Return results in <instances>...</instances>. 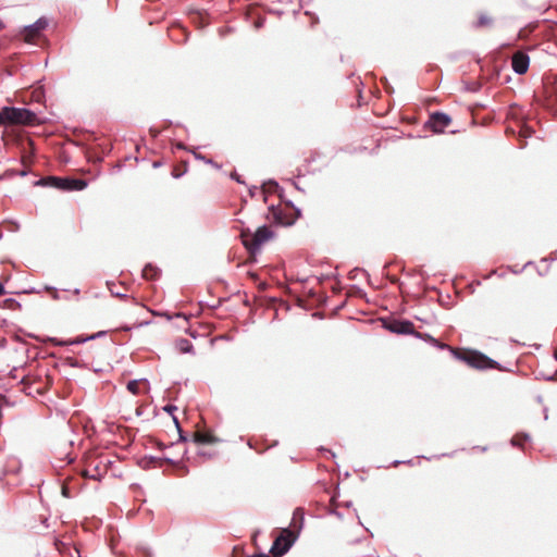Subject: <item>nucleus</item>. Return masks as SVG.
Here are the masks:
<instances>
[{
    "label": "nucleus",
    "instance_id": "1",
    "mask_svg": "<svg viewBox=\"0 0 557 557\" xmlns=\"http://www.w3.org/2000/svg\"><path fill=\"white\" fill-rule=\"evenodd\" d=\"M36 114L25 108H3L0 120L10 124H33Z\"/></svg>",
    "mask_w": 557,
    "mask_h": 557
},
{
    "label": "nucleus",
    "instance_id": "2",
    "mask_svg": "<svg viewBox=\"0 0 557 557\" xmlns=\"http://www.w3.org/2000/svg\"><path fill=\"white\" fill-rule=\"evenodd\" d=\"M41 185H50L60 190L72 191V190H83L87 187V183L84 180L78 178H62L50 176L48 178L41 180L39 182Z\"/></svg>",
    "mask_w": 557,
    "mask_h": 557
},
{
    "label": "nucleus",
    "instance_id": "3",
    "mask_svg": "<svg viewBox=\"0 0 557 557\" xmlns=\"http://www.w3.org/2000/svg\"><path fill=\"white\" fill-rule=\"evenodd\" d=\"M272 236V232L267 226H260L253 234H243V244L249 250H258Z\"/></svg>",
    "mask_w": 557,
    "mask_h": 557
},
{
    "label": "nucleus",
    "instance_id": "4",
    "mask_svg": "<svg viewBox=\"0 0 557 557\" xmlns=\"http://www.w3.org/2000/svg\"><path fill=\"white\" fill-rule=\"evenodd\" d=\"M295 542V535L289 530H284L280 536H277L272 545L271 553L276 556H283L292 547Z\"/></svg>",
    "mask_w": 557,
    "mask_h": 557
},
{
    "label": "nucleus",
    "instance_id": "5",
    "mask_svg": "<svg viewBox=\"0 0 557 557\" xmlns=\"http://www.w3.org/2000/svg\"><path fill=\"white\" fill-rule=\"evenodd\" d=\"M48 20L46 17L38 18L34 24L25 26L22 36L25 41L32 42L35 38L39 37L42 30L48 27Z\"/></svg>",
    "mask_w": 557,
    "mask_h": 557
},
{
    "label": "nucleus",
    "instance_id": "6",
    "mask_svg": "<svg viewBox=\"0 0 557 557\" xmlns=\"http://www.w3.org/2000/svg\"><path fill=\"white\" fill-rule=\"evenodd\" d=\"M529 64L530 58L525 52L517 51L516 53H513L511 58V66L517 74L521 75L527 73Z\"/></svg>",
    "mask_w": 557,
    "mask_h": 557
},
{
    "label": "nucleus",
    "instance_id": "7",
    "mask_svg": "<svg viewBox=\"0 0 557 557\" xmlns=\"http://www.w3.org/2000/svg\"><path fill=\"white\" fill-rule=\"evenodd\" d=\"M450 116L443 112H435L431 115L430 119L431 127L436 133L443 132L450 124Z\"/></svg>",
    "mask_w": 557,
    "mask_h": 557
},
{
    "label": "nucleus",
    "instance_id": "8",
    "mask_svg": "<svg viewBox=\"0 0 557 557\" xmlns=\"http://www.w3.org/2000/svg\"><path fill=\"white\" fill-rule=\"evenodd\" d=\"M103 334H104V332H98L97 334H94V335L88 336V337L78 336L76 338L69 339V341H61V339L55 338V337H48L44 342L51 343L54 346L78 345V344L85 343V342H87L89 339H94L96 337L102 336Z\"/></svg>",
    "mask_w": 557,
    "mask_h": 557
},
{
    "label": "nucleus",
    "instance_id": "9",
    "mask_svg": "<svg viewBox=\"0 0 557 557\" xmlns=\"http://www.w3.org/2000/svg\"><path fill=\"white\" fill-rule=\"evenodd\" d=\"M391 332L397 334L413 333V324L410 321H394L386 326Z\"/></svg>",
    "mask_w": 557,
    "mask_h": 557
},
{
    "label": "nucleus",
    "instance_id": "10",
    "mask_svg": "<svg viewBox=\"0 0 557 557\" xmlns=\"http://www.w3.org/2000/svg\"><path fill=\"white\" fill-rule=\"evenodd\" d=\"M469 363L478 369L495 368L496 361L483 356L475 355L469 359Z\"/></svg>",
    "mask_w": 557,
    "mask_h": 557
},
{
    "label": "nucleus",
    "instance_id": "11",
    "mask_svg": "<svg viewBox=\"0 0 557 557\" xmlns=\"http://www.w3.org/2000/svg\"><path fill=\"white\" fill-rule=\"evenodd\" d=\"M194 441L198 444H211L215 442L214 436L206 432H196Z\"/></svg>",
    "mask_w": 557,
    "mask_h": 557
},
{
    "label": "nucleus",
    "instance_id": "12",
    "mask_svg": "<svg viewBox=\"0 0 557 557\" xmlns=\"http://www.w3.org/2000/svg\"><path fill=\"white\" fill-rule=\"evenodd\" d=\"M177 349L183 354L193 352L194 346L187 338H181L176 342Z\"/></svg>",
    "mask_w": 557,
    "mask_h": 557
},
{
    "label": "nucleus",
    "instance_id": "13",
    "mask_svg": "<svg viewBox=\"0 0 557 557\" xmlns=\"http://www.w3.org/2000/svg\"><path fill=\"white\" fill-rule=\"evenodd\" d=\"M140 384H145L146 386L149 385V383L146 380H144V381L133 380L127 383L128 392H131L134 395H138L140 393V389H139Z\"/></svg>",
    "mask_w": 557,
    "mask_h": 557
},
{
    "label": "nucleus",
    "instance_id": "14",
    "mask_svg": "<svg viewBox=\"0 0 557 557\" xmlns=\"http://www.w3.org/2000/svg\"><path fill=\"white\" fill-rule=\"evenodd\" d=\"M143 275L147 280H156L159 275V270L151 264H147L143 270Z\"/></svg>",
    "mask_w": 557,
    "mask_h": 557
},
{
    "label": "nucleus",
    "instance_id": "15",
    "mask_svg": "<svg viewBox=\"0 0 557 557\" xmlns=\"http://www.w3.org/2000/svg\"><path fill=\"white\" fill-rule=\"evenodd\" d=\"M278 187V184L276 182L270 181L262 186V193H274Z\"/></svg>",
    "mask_w": 557,
    "mask_h": 557
},
{
    "label": "nucleus",
    "instance_id": "16",
    "mask_svg": "<svg viewBox=\"0 0 557 557\" xmlns=\"http://www.w3.org/2000/svg\"><path fill=\"white\" fill-rule=\"evenodd\" d=\"M529 440V435L528 434H524V435H516L512 440H511V443L513 446H522V441L523 442H527Z\"/></svg>",
    "mask_w": 557,
    "mask_h": 557
},
{
    "label": "nucleus",
    "instance_id": "17",
    "mask_svg": "<svg viewBox=\"0 0 557 557\" xmlns=\"http://www.w3.org/2000/svg\"><path fill=\"white\" fill-rule=\"evenodd\" d=\"M424 338H425V339H428L430 343H432L434 346H436V347H438V348H441V349H445V348H447V347H448L446 344H441V343H438V341H437L436 338L432 337L431 335H428V334H426V335L424 336Z\"/></svg>",
    "mask_w": 557,
    "mask_h": 557
},
{
    "label": "nucleus",
    "instance_id": "18",
    "mask_svg": "<svg viewBox=\"0 0 557 557\" xmlns=\"http://www.w3.org/2000/svg\"><path fill=\"white\" fill-rule=\"evenodd\" d=\"M492 23V20L490 17H487L486 15H481L478 20V23H476V26L478 27H481V26H487V25H491Z\"/></svg>",
    "mask_w": 557,
    "mask_h": 557
},
{
    "label": "nucleus",
    "instance_id": "19",
    "mask_svg": "<svg viewBox=\"0 0 557 557\" xmlns=\"http://www.w3.org/2000/svg\"><path fill=\"white\" fill-rule=\"evenodd\" d=\"M83 475L85 478H89V479H92V480H100V478H101L100 473H98V472L97 473L96 472L91 473L89 470H85L83 472Z\"/></svg>",
    "mask_w": 557,
    "mask_h": 557
},
{
    "label": "nucleus",
    "instance_id": "20",
    "mask_svg": "<svg viewBox=\"0 0 557 557\" xmlns=\"http://www.w3.org/2000/svg\"><path fill=\"white\" fill-rule=\"evenodd\" d=\"M62 494H63V496H65V497H71L70 488H69V486H67L66 484H63V485H62Z\"/></svg>",
    "mask_w": 557,
    "mask_h": 557
},
{
    "label": "nucleus",
    "instance_id": "21",
    "mask_svg": "<svg viewBox=\"0 0 557 557\" xmlns=\"http://www.w3.org/2000/svg\"><path fill=\"white\" fill-rule=\"evenodd\" d=\"M111 292H112V294H113L114 296H116V297H120V298H124V297H126V295H124V294H122V293H120V292H113V290H111Z\"/></svg>",
    "mask_w": 557,
    "mask_h": 557
},
{
    "label": "nucleus",
    "instance_id": "22",
    "mask_svg": "<svg viewBox=\"0 0 557 557\" xmlns=\"http://www.w3.org/2000/svg\"><path fill=\"white\" fill-rule=\"evenodd\" d=\"M4 294H5L4 286L2 285V283H0V296H3Z\"/></svg>",
    "mask_w": 557,
    "mask_h": 557
},
{
    "label": "nucleus",
    "instance_id": "23",
    "mask_svg": "<svg viewBox=\"0 0 557 557\" xmlns=\"http://www.w3.org/2000/svg\"><path fill=\"white\" fill-rule=\"evenodd\" d=\"M164 409H165L166 411H169V412H172V410H174V409H176V408H175L174 406L169 405V406H166Z\"/></svg>",
    "mask_w": 557,
    "mask_h": 557
},
{
    "label": "nucleus",
    "instance_id": "24",
    "mask_svg": "<svg viewBox=\"0 0 557 557\" xmlns=\"http://www.w3.org/2000/svg\"><path fill=\"white\" fill-rule=\"evenodd\" d=\"M232 177L236 180L238 183H240L239 176L236 173H233Z\"/></svg>",
    "mask_w": 557,
    "mask_h": 557
},
{
    "label": "nucleus",
    "instance_id": "25",
    "mask_svg": "<svg viewBox=\"0 0 557 557\" xmlns=\"http://www.w3.org/2000/svg\"><path fill=\"white\" fill-rule=\"evenodd\" d=\"M195 157H196L197 159H200V160H206V158H205L203 156H201V154H197V153H195Z\"/></svg>",
    "mask_w": 557,
    "mask_h": 557
},
{
    "label": "nucleus",
    "instance_id": "26",
    "mask_svg": "<svg viewBox=\"0 0 557 557\" xmlns=\"http://www.w3.org/2000/svg\"><path fill=\"white\" fill-rule=\"evenodd\" d=\"M205 161L211 165H214V162L211 159H206Z\"/></svg>",
    "mask_w": 557,
    "mask_h": 557
},
{
    "label": "nucleus",
    "instance_id": "27",
    "mask_svg": "<svg viewBox=\"0 0 557 557\" xmlns=\"http://www.w3.org/2000/svg\"><path fill=\"white\" fill-rule=\"evenodd\" d=\"M205 161L211 165H214V162L211 159H206Z\"/></svg>",
    "mask_w": 557,
    "mask_h": 557
},
{
    "label": "nucleus",
    "instance_id": "28",
    "mask_svg": "<svg viewBox=\"0 0 557 557\" xmlns=\"http://www.w3.org/2000/svg\"><path fill=\"white\" fill-rule=\"evenodd\" d=\"M4 475H5V471H2V472L0 473V480H2Z\"/></svg>",
    "mask_w": 557,
    "mask_h": 557
},
{
    "label": "nucleus",
    "instance_id": "29",
    "mask_svg": "<svg viewBox=\"0 0 557 557\" xmlns=\"http://www.w3.org/2000/svg\"><path fill=\"white\" fill-rule=\"evenodd\" d=\"M20 174H21L22 176H25V175L27 174V172H26V171H21V173H20Z\"/></svg>",
    "mask_w": 557,
    "mask_h": 557
},
{
    "label": "nucleus",
    "instance_id": "30",
    "mask_svg": "<svg viewBox=\"0 0 557 557\" xmlns=\"http://www.w3.org/2000/svg\"><path fill=\"white\" fill-rule=\"evenodd\" d=\"M4 28L3 23L0 21V30Z\"/></svg>",
    "mask_w": 557,
    "mask_h": 557
},
{
    "label": "nucleus",
    "instance_id": "31",
    "mask_svg": "<svg viewBox=\"0 0 557 557\" xmlns=\"http://www.w3.org/2000/svg\"><path fill=\"white\" fill-rule=\"evenodd\" d=\"M174 422H175L176 426L180 429V426H178V421H177V419H176V418H174Z\"/></svg>",
    "mask_w": 557,
    "mask_h": 557
},
{
    "label": "nucleus",
    "instance_id": "32",
    "mask_svg": "<svg viewBox=\"0 0 557 557\" xmlns=\"http://www.w3.org/2000/svg\"><path fill=\"white\" fill-rule=\"evenodd\" d=\"M261 25H262V23H261V22H258V23L256 24V26H257V27H260Z\"/></svg>",
    "mask_w": 557,
    "mask_h": 557
},
{
    "label": "nucleus",
    "instance_id": "33",
    "mask_svg": "<svg viewBox=\"0 0 557 557\" xmlns=\"http://www.w3.org/2000/svg\"><path fill=\"white\" fill-rule=\"evenodd\" d=\"M255 189H250V195L253 196Z\"/></svg>",
    "mask_w": 557,
    "mask_h": 557
},
{
    "label": "nucleus",
    "instance_id": "34",
    "mask_svg": "<svg viewBox=\"0 0 557 557\" xmlns=\"http://www.w3.org/2000/svg\"><path fill=\"white\" fill-rule=\"evenodd\" d=\"M255 189H250V195L253 196Z\"/></svg>",
    "mask_w": 557,
    "mask_h": 557
},
{
    "label": "nucleus",
    "instance_id": "35",
    "mask_svg": "<svg viewBox=\"0 0 557 557\" xmlns=\"http://www.w3.org/2000/svg\"><path fill=\"white\" fill-rule=\"evenodd\" d=\"M55 545H57V550L61 552V547L58 544H55Z\"/></svg>",
    "mask_w": 557,
    "mask_h": 557
},
{
    "label": "nucleus",
    "instance_id": "36",
    "mask_svg": "<svg viewBox=\"0 0 557 557\" xmlns=\"http://www.w3.org/2000/svg\"><path fill=\"white\" fill-rule=\"evenodd\" d=\"M555 358H556V360H557V350L555 351Z\"/></svg>",
    "mask_w": 557,
    "mask_h": 557
}]
</instances>
